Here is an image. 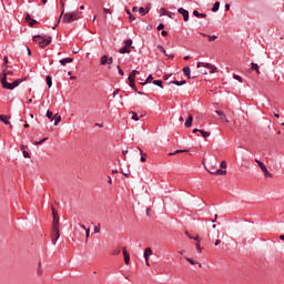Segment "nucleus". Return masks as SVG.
<instances>
[{
  "label": "nucleus",
  "mask_w": 284,
  "mask_h": 284,
  "mask_svg": "<svg viewBox=\"0 0 284 284\" xmlns=\"http://www.w3.org/2000/svg\"><path fill=\"white\" fill-rule=\"evenodd\" d=\"M163 28H165V24H163V23H160V24L158 26V30H163Z\"/></svg>",
  "instance_id": "obj_55"
},
{
  "label": "nucleus",
  "mask_w": 284,
  "mask_h": 284,
  "mask_svg": "<svg viewBox=\"0 0 284 284\" xmlns=\"http://www.w3.org/2000/svg\"><path fill=\"white\" fill-rule=\"evenodd\" d=\"M152 79L154 78L152 77V74H150L144 82H141V85H148V82L152 81Z\"/></svg>",
  "instance_id": "obj_39"
},
{
  "label": "nucleus",
  "mask_w": 284,
  "mask_h": 284,
  "mask_svg": "<svg viewBox=\"0 0 284 284\" xmlns=\"http://www.w3.org/2000/svg\"><path fill=\"white\" fill-rule=\"evenodd\" d=\"M183 74H184V77L187 78V79H196V75H193V77H192L190 67H184V68H183Z\"/></svg>",
  "instance_id": "obj_9"
},
{
  "label": "nucleus",
  "mask_w": 284,
  "mask_h": 284,
  "mask_svg": "<svg viewBox=\"0 0 284 284\" xmlns=\"http://www.w3.org/2000/svg\"><path fill=\"white\" fill-rule=\"evenodd\" d=\"M120 90L116 89L115 91H113V98L116 97V94H119Z\"/></svg>",
  "instance_id": "obj_58"
},
{
  "label": "nucleus",
  "mask_w": 284,
  "mask_h": 284,
  "mask_svg": "<svg viewBox=\"0 0 284 284\" xmlns=\"http://www.w3.org/2000/svg\"><path fill=\"white\" fill-rule=\"evenodd\" d=\"M72 61H74V59L63 58V59L60 60V64L64 67V65H68V63H72Z\"/></svg>",
  "instance_id": "obj_13"
},
{
  "label": "nucleus",
  "mask_w": 284,
  "mask_h": 284,
  "mask_svg": "<svg viewBox=\"0 0 284 284\" xmlns=\"http://www.w3.org/2000/svg\"><path fill=\"white\" fill-rule=\"evenodd\" d=\"M124 47H125V48H131V47H132V40H130V39H129V40H125V41H124Z\"/></svg>",
  "instance_id": "obj_43"
},
{
  "label": "nucleus",
  "mask_w": 284,
  "mask_h": 284,
  "mask_svg": "<svg viewBox=\"0 0 284 284\" xmlns=\"http://www.w3.org/2000/svg\"><path fill=\"white\" fill-rule=\"evenodd\" d=\"M120 54H130V48L129 47H123L119 50Z\"/></svg>",
  "instance_id": "obj_20"
},
{
  "label": "nucleus",
  "mask_w": 284,
  "mask_h": 284,
  "mask_svg": "<svg viewBox=\"0 0 284 284\" xmlns=\"http://www.w3.org/2000/svg\"><path fill=\"white\" fill-rule=\"evenodd\" d=\"M129 85L130 88H132V90L136 92V83L134 82V80H129Z\"/></svg>",
  "instance_id": "obj_33"
},
{
  "label": "nucleus",
  "mask_w": 284,
  "mask_h": 284,
  "mask_svg": "<svg viewBox=\"0 0 284 284\" xmlns=\"http://www.w3.org/2000/svg\"><path fill=\"white\" fill-rule=\"evenodd\" d=\"M116 68L120 77H124L125 72H123V69H121V65H118Z\"/></svg>",
  "instance_id": "obj_45"
},
{
  "label": "nucleus",
  "mask_w": 284,
  "mask_h": 284,
  "mask_svg": "<svg viewBox=\"0 0 284 284\" xmlns=\"http://www.w3.org/2000/svg\"><path fill=\"white\" fill-rule=\"evenodd\" d=\"M251 70H255L256 74H261V71L258 69V64L257 63L252 62L251 63Z\"/></svg>",
  "instance_id": "obj_21"
},
{
  "label": "nucleus",
  "mask_w": 284,
  "mask_h": 284,
  "mask_svg": "<svg viewBox=\"0 0 284 284\" xmlns=\"http://www.w3.org/2000/svg\"><path fill=\"white\" fill-rule=\"evenodd\" d=\"M219 8H221V2H215L212 7V12H219Z\"/></svg>",
  "instance_id": "obj_24"
},
{
  "label": "nucleus",
  "mask_w": 284,
  "mask_h": 284,
  "mask_svg": "<svg viewBox=\"0 0 284 284\" xmlns=\"http://www.w3.org/2000/svg\"><path fill=\"white\" fill-rule=\"evenodd\" d=\"M196 250L197 252H203V248L201 247V242H196Z\"/></svg>",
  "instance_id": "obj_47"
},
{
  "label": "nucleus",
  "mask_w": 284,
  "mask_h": 284,
  "mask_svg": "<svg viewBox=\"0 0 284 284\" xmlns=\"http://www.w3.org/2000/svg\"><path fill=\"white\" fill-rule=\"evenodd\" d=\"M203 37H207L209 41H216V39H219V37L216 36H207V34H202Z\"/></svg>",
  "instance_id": "obj_38"
},
{
  "label": "nucleus",
  "mask_w": 284,
  "mask_h": 284,
  "mask_svg": "<svg viewBox=\"0 0 284 284\" xmlns=\"http://www.w3.org/2000/svg\"><path fill=\"white\" fill-rule=\"evenodd\" d=\"M179 14H182L184 21H190V12L184 8L178 9Z\"/></svg>",
  "instance_id": "obj_8"
},
{
  "label": "nucleus",
  "mask_w": 284,
  "mask_h": 284,
  "mask_svg": "<svg viewBox=\"0 0 284 284\" xmlns=\"http://www.w3.org/2000/svg\"><path fill=\"white\" fill-rule=\"evenodd\" d=\"M163 79H164V81H168V79H170V74H165V75L163 77Z\"/></svg>",
  "instance_id": "obj_62"
},
{
  "label": "nucleus",
  "mask_w": 284,
  "mask_h": 284,
  "mask_svg": "<svg viewBox=\"0 0 284 284\" xmlns=\"http://www.w3.org/2000/svg\"><path fill=\"white\" fill-rule=\"evenodd\" d=\"M3 63H8V57L3 58Z\"/></svg>",
  "instance_id": "obj_64"
},
{
  "label": "nucleus",
  "mask_w": 284,
  "mask_h": 284,
  "mask_svg": "<svg viewBox=\"0 0 284 284\" xmlns=\"http://www.w3.org/2000/svg\"><path fill=\"white\" fill-rule=\"evenodd\" d=\"M161 34H162V37H166V36H168V31L162 30V31H161Z\"/></svg>",
  "instance_id": "obj_57"
},
{
  "label": "nucleus",
  "mask_w": 284,
  "mask_h": 284,
  "mask_svg": "<svg viewBox=\"0 0 284 284\" xmlns=\"http://www.w3.org/2000/svg\"><path fill=\"white\" fill-rule=\"evenodd\" d=\"M79 227H81V230H84V231L87 230V229H85V225H83V224H81V223H79Z\"/></svg>",
  "instance_id": "obj_61"
},
{
  "label": "nucleus",
  "mask_w": 284,
  "mask_h": 284,
  "mask_svg": "<svg viewBox=\"0 0 284 284\" xmlns=\"http://www.w3.org/2000/svg\"><path fill=\"white\" fill-rule=\"evenodd\" d=\"M41 36H33L34 43H38L40 48H47V45H50L52 43V37L48 36L47 38H42Z\"/></svg>",
  "instance_id": "obj_2"
},
{
  "label": "nucleus",
  "mask_w": 284,
  "mask_h": 284,
  "mask_svg": "<svg viewBox=\"0 0 284 284\" xmlns=\"http://www.w3.org/2000/svg\"><path fill=\"white\" fill-rule=\"evenodd\" d=\"M196 68H206V69H210V68H212V64H211V63H205V62H197Z\"/></svg>",
  "instance_id": "obj_18"
},
{
  "label": "nucleus",
  "mask_w": 284,
  "mask_h": 284,
  "mask_svg": "<svg viewBox=\"0 0 284 284\" xmlns=\"http://www.w3.org/2000/svg\"><path fill=\"white\" fill-rule=\"evenodd\" d=\"M52 216L53 219H59V212H57L54 209H52Z\"/></svg>",
  "instance_id": "obj_46"
},
{
  "label": "nucleus",
  "mask_w": 284,
  "mask_h": 284,
  "mask_svg": "<svg viewBox=\"0 0 284 284\" xmlns=\"http://www.w3.org/2000/svg\"><path fill=\"white\" fill-rule=\"evenodd\" d=\"M61 123V115H55L54 116V125H59Z\"/></svg>",
  "instance_id": "obj_41"
},
{
  "label": "nucleus",
  "mask_w": 284,
  "mask_h": 284,
  "mask_svg": "<svg viewBox=\"0 0 284 284\" xmlns=\"http://www.w3.org/2000/svg\"><path fill=\"white\" fill-rule=\"evenodd\" d=\"M210 74H214L216 72V67L212 65V68H209Z\"/></svg>",
  "instance_id": "obj_48"
},
{
  "label": "nucleus",
  "mask_w": 284,
  "mask_h": 284,
  "mask_svg": "<svg viewBox=\"0 0 284 284\" xmlns=\"http://www.w3.org/2000/svg\"><path fill=\"white\" fill-rule=\"evenodd\" d=\"M84 232H85L87 239H89L90 237V229H85Z\"/></svg>",
  "instance_id": "obj_54"
},
{
  "label": "nucleus",
  "mask_w": 284,
  "mask_h": 284,
  "mask_svg": "<svg viewBox=\"0 0 284 284\" xmlns=\"http://www.w3.org/2000/svg\"><path fill=\"white\" fill-rule=\"evenodd\" d=\"M205 17H207V14H205V13H200V19H205Z\"/></svg>",
  "instance_id": "obj_59"
},
{
  "label": "nucleus",
  "mask_w": 284,
  "mask_h": 284,
  "mask_svg": "<svg viewBox=\"0 0 284 284\" xmlns=\"http://www.w3.org/2000/svg\"><path fill=\"white\" fill-rule=\"evenodd\" d=\"M233 79H235V81H239L240 83H243V78H241V75L239 74H234Z\"/></svg>",
  "instance_id": "obj_42"
},
{
  "label": "nucleus",
  "mask_w": 284,
  "mask_h": 284,
  "mask_svg": "<svg viewBox=\"0 0 284 284\" xmlns=\"http://www.w3.org/2000/svg\"><path fill=\"white\" fill-rule=\"evenodd\" d=\"M2 88L4 90H14V88H18L19 83H21L19 80L13 81V83H9L8 79L1 78Z\"/></svg>",
  "instance_id": "obj_3"
},
{
  "label": "nucleus",
  "mask_w": 284,
  "mask_h": 284,
  "mask_svg": "<svg viewBox=\"0 0 284 284\" xmlns=\"http://www.w3.org/2000/svg\"><path fill=\"white\" fill-rule=\"evenodd\" d=\"M200 16H201V13H200L197 10H194V11H193V17L200 18Z\"/></svg>",
  "instance_id": "obj_53"
},
{
  "label": "nucleus",
  "mask_w": 284,
  "mask_h": 284,
  "mask_svg": "<svg viewBox=\"0 0 284 284\" xmlns=\"http://www.w3.org/2000/svg\"><path fill=\"white\" fill-rule=\"evenodd\" d=\"M26 21H28L29 26H37V20L32 19V17H30V13H27L26 16Z\"/></svg>",
  "instance_id": "obj_12"
},
{
  "label": "nucleus",
  "mask_w": 284,
  "mask_h": 284,
  "mask_svg": "<svg viewBox=\"0 0 284 284\" xmlns=\"http://www.w3.org/2000/svg\"><path fill=\"white\" fill-rule=\"evenodd\" d=\"M138 74H139V71H136V70L131 71V73L128 77V80L129 81H134V79H136Z\"/></svg>",
  "instance_id": "obj_15"
},
{
  "label": "nucleus",
  "mask_w": 284,
  "mask_h": 284,
  "mask_svg": "<svg viewBox=\"0 0 284 284\" xmlns=\"http://www.w3.org/2000/svg\"><path fill=\"white\" fill-rule=\"evenodd\" d=\"M103 12L104 14H112V11H110V9L108 8H103Z\"/></svg>",
  "instance_id": "obj_52"
},
{
  "label": "nucleus",
  "mask_w": 284,
  "mask_h": 284,
  "mask_svg": "<svg viewBox=\"0 0 284 284\" xmlns=\"http://www.w3.org/2000/svg\"><path fill=\"white\" fill-rule=\"evenodd\" d=\"M209 172L214 176H225V174H227V170H223V169H212V170H209Z\"/></svg>",
  "instance_id": "obj_7"
},
{
  "label": "nucleus",
  "mask_w": 284,
  "mask_h": 284,
  "mask_svg": "<svg viewBox=\"0 0 284 284\" xmlns=\"http://www.w3.org/2000/svg\"><path fill=\"white\" fill-rule=\"evenodd\" d=\"M224 8H225V10H226V12H227V11L230 10V4L226 3V4L224 6Z\"/></svg>",
  "instance_id": "obj_63"
},
{
  "label": "nucleus",
  "mask_w": 284,
  "mask_h": 284,
  "mask_svg": "<svg viewBox=\"0 0 284 284\" xmlns=\"http://www.w3.org/2000/svg\"><path fill=\"white\" fill-rule=\"evenodd\" d=\"M22 154H23L24 159H30V152L24 151V152H22Z\"/></svg>",
  "instance_id": "obj_50"
},
{
  "label": "nucleus",
  "mask_w": 284,
  "mask_h": 284,
  "mask_svg": "<svg viewBox=\"0 0 284 284\" xmlns=\"http://www.w3.org/2000/svg\"><path fill=\"white\" fill-rule=\"evenodd\" d=\"M170 83L172 85H185V83H187V82L185 80H182V81L173 80Z\"/></svg>",
  "instance_id": "obj_19"
},
{
  "label": "nucleus",
  "mask_w": 284,
  "mask_h": 284,
  "mask_svg": "<svg viewBox=\"0 0 284 284\" xmlns=\"http://www.w3.org/2000/svg\"><path fill=\"white\" fill-rule=\"evenodd\" d=\"M132 12H139V7H133Z\"/></svg>",
  "instance_id": "obj_60"
},
{
  "label": "nucleus",
  "mask_w": 284,
  "mask_h": 284,
  "mask_svg": "<svg viewBox=\"0 0 284 284\" xmlns=\"http://www.w3.org/2000/svg\"><path fill=\"white\" fill-rule=\"evenodd\" d=\"M200 132H201L203 139H207V138H210L211 134H212L210 131H203V130H201Z\"/></svg>",
  "instance_id": "obj_27"
},
{
  "label": "nucleus",
  "mask_w": 284,
  "mask_h": 284,
  "mask_svg": "<svg viewBox=\"0 0 284 284\" xmlns=\"http://www.w3.org/2000/svg\"><path fill=\"white\" fill-rule=\"evenodd\" d=\"M153 85H158V88L163 89V81H161V80H154V81H153Z\"/></svg>",
  "instance_id": "obj_32"
},
{
  "label": "nucleus",
  "mask_w": 284,
  "mask_h": 284,
  "mask_svg": "<svg viewBox=\"0 0 284 284\" xmlns=\"http://www.w3.org/2000/svg\"><path fill=\"white\" fill-rule=\"evenodd\" d=\"M130 114H132V121H139V113L131 111Z\"/></svg>",
  "instance_id": "obj_30"
},
{
  "label": "nucleus",
  "mask_w": 284,
  "mask_h": 284,
  "mask_svg": "<svg viewBox=\"0 0 284 284\" xmlns=\"http://www.w3.org/2000/svg\"><path fill=\"white\" fill-rule=\"evenodd\" d=\"M114 63V58L108 57V55H102L100 58V65H112Z\"/></svg>",
  "instance_id": "obj_5"
},
{
  "label": "nucleus",
  "mask_w": 284,
  "mask_h": 284,
  "mask_svg": "<svg viewBox=\"0 0 284 284\" xmlns=\"http://www.w3.org/2000/svg\"><path fill=\"white\" fill-rule=\"evenodd\" d=\"M255 163H257L258 168L262 170V172H264L265 179H272V173L267 170V166H265L263 162L255 159Z\"/></svg>",
  "instance_id": "obj_4"
},
{
  "label": "nucleus",
  "mask_w": 284,
  "mask_h": 284,
  "mask_svg": "<svg viewBox=\"0 0 284 284\" xmlns=\"http://www.w3.org/2000/svg\"><path fill=\"white\" fill-rule=\"evenodd\" d=\"M59 221H60L59 217H54L53 219V221H52V229H59Z\"/></svg>",
  "instance_id": "obj_23"
},
{
  "label": "nucleus",
  "mask_w": 284,
  "mask_h": 284,
  "mask_svg": "<svg viewBox=\"0 0 284 284\" xmlns=\"http://www.w3.org/2000/svg\"><path fill=\"white\" fill-rule=\"evenodd\" d=\"M78 19H81L79 11L64 13L62 18V23H72V21H78Z\"/></svg>",
  "instance_id": "obj_1"
},
{
  "label": "nucleus",
  "mask_w": 284,
  "mask_h": 284,
  "mask_svg": "<svg viewBox=\"0 0 284 284\" xmlns=\"http://www.w3.org/2000/svg\"><path fill=\"white\" fill-rule=\"evenodd\" d=\"M61 239V233H59V229H52L51 230V241L53 245H57V241Z\"/></svg>",
  "instance_id": "obj_6"
},
{
  "label": "nucleus",
  "mask_w": 284,
  "mask_h": 284,
  "mask_svg": "<svg viewBox=\"0 0 284 284\" xmlns=\"http://www.w3.org/2000/svg\"><path fill=\"white\" fill-rule=\"evenodd\" d=\"M0 121H2L4 125H10V120H8L7 115H0Z\"/></svg>",
  "instance_id": "obj_22"
},
{
  "label": "nucleus",
  "mask_w": 284,
  "mask_h": 284,
  "mask_svg": "<svg viewBox=\"0 0 284 284\" xmlns=\"http://www.w3.org/2000/svg\"><path fill=\"white\" fill-rule=\"evenodd\" d=\"M139 12H140V14H142V17H145V14H148V12H150V9H145V8L141 7L139 9Z\"/></svg>",
  "instance_id": "obj_25"
},
{
  "label": "nucleus",
  "mask_w": 284,
  "mask_h": 284,
  "mask_svg": "<svg viewBox=\"0 0 284 284\" xmlns=\"http://www.w3.org/2000/svg\"><path fill=\"white\" fill-rule=\"evenodd\" d=\"M61 8H62L61 17H63V12H65V3L64 2H61Z\"/></svg>",
  "instance_id": "obj_49"
},
{
  "label": "nucleus",
  "mask_w": 284,
  "mask_h": 284,
  "mask_svg": "<svg viewBox=\"0 0 284 284\" xmlns=\"http://www.w3.org/2000/svg\"><path fill=\"white\" fill-rule=\"evenodd\" d=\"M13 72L10 70H4L2 79H8V77H12Z\"/></svg>",
  "instance_id": "obj_28"
},
{
  "label": "nucleus",
  "mask_w": 284,
  "mask_h": 284,
  "mask_svg": "<svg viewBox=\"0 0 284 284\" xmlns=\"http://www.w3.org/2000/svg\"><path fill=\"white\" fill-rule=\"evenodd\" d=\"M144 261H145V265H148V267H150V258L144 257Z\"/></svg>",
  "instance_id": "obj_56"
},
{
  "label": "nucleus",
  "mask_w": 284,
  "mask_h": 284,
  "mask_svg": "<svg viewBox=\"0 0 284 284\" xmlns=\"http://www.w3.org/2000/svg\"><path fill=\"white\" fill-rule=\"evenodd\" d=\"M192 121H194V118L190 114L184 123L185 128H192Z\"/></svg>",
  "instance_id": "obj_14"
},
{
  "label": "nucleus",
  "mask_w": 284,
  "mask_h": 284,
  "mask_svg": "<svg viewBox=\"0 0 284 284\" xmlns=\"http://www.w3.org/2000/svg\"><path fill=\"white\" fill-rule=\"evenodd\" d=\"M140 154H141V158H140V161L142 163H145L146 159H148V155L145 153H143V150H141L140 148H138Z\"/></svg>",
  "instance_id": "obj_16"
},
{
  "label": "nucleus",
  "mask_w": 284,
  "mask_h": 284,
  "mask_svg": "<svg viewBox=\"0 0 284 284\" xmlns=\"http://www.w3.org/2000/svg\"><path fill=\"white\" fill-rule=\"evenodd\" d=\"M37 274H38L39 276H42V275H43V268H41V262H39V264H38Z\"/></svg>",
  "instance_id": "obj_34"
},
{
  "label": "nucleus",
  "mask_w": 284,
  "mask_h": 284,
  "mask_svg": "<svg viewBox=\"0 0 284 284\" xmlns=\"http://www.w3.org/2000/svg\"><path fill=\"white\" fill-rule=\"evenodd\" d=\"M215 113L217 114V116H220V119L222 121H225V123H230V120H227V115H225V113H223V111L217 110V111H215Z\"/></svg>",
  "instance_id": "obj_11"
},
{
  "label": "nucleus",
  "mask_w": 284,
  "mask_h": 284,
  "mask_svg": "<svg viewBox=\"0 0 284 284\" xmlns=\"http://www.w3.org/2000/svg\"><path fill=\"white\" fill-rule=\"evenodd\" d=\"M112 254L113 256H119V254H121V250H114Z\"/></svg>",
  "instance_id": "obj_51"
},
{
  "label": "nucleus",
  "mask_w": 284,
  "mask_h": 284,
  "mask_svg": "<svg viewBox=\"0 0 284 284\" xmlns=\"http://www.w3.org/2000/svg\"><path fill=\"white\" fill-rule=\"evenodd\" d=\"M45 141H48V138H43V139H41L39 141H36L34 145H41V144L45 143Z\"/></svg>",
  "instance_id": "obj_37"
},
{
  "label": "nucleus",
  "mask_w": 284,
  "mask_h": 284,
  "mask_svg": "<svg viewBox=\"0 0 284 284\" xmlns=\"http://www.w3.org/2000/svg\"><path fill=\"white\" fill-rule=\"evenodd\" d=\"M221 170H227V162H225V160H223L220 164Z\"/></svg>",
  "instance_id": "obj_40"
},
{
  "label": "nucleus",
  "mask_w": 284,
  "mask_h": 284,
  "mask_svg": "<svg viewBox=\"0 0 284 284\" xmlns=\"http://www.w3.org/2000/svg\"><path fill=\"white\" fill-rule=\"evenodd\" d=\"M186 261H187V263H190L191 265H196V264H199V262H196V261H194L193 258H190V257H187Z\"/></svg>",
  "instance_id": "obj_44"
},
{
  "label": "nucleus",
  "mask_w": 284,
  "mask_h": 284,
  "mask_svg": "<svg viewBox=\"0 0 284 284\" xmlns=\"http://www.w3.org/2000/svg\"><path fill=\"white\" fill-rule=\"evenodd\" d=\"M54 113H52V111L48 110L47 111V118H49L50 121H53Z\"/></svg>",
  "instance_id": "obj_36"
},
{
  "label": "nucleus",
  "mask_w": 284,
  "mask_h": 284,
  "mask_svg": "<svg viewBox=\"0 0 284 284\" xmlns=\"http://www.w3.org/2000/svg\"><path fill=\"white\" fill-rule=\"evenodd\" d=\"M122 253H123L125 265H130V253L125 247L122 248Z\"/></svg>",
  "instance_id": "obj_10"
},
{
  "label": "nucleus",
  "mask_w": 284,
  "mask_h": 284,
  "mask_svg": "<svg viewBox=\"0 0 284 284\" xmlns=\"http://www.w3.org/2000/svg\"><path fill=\"white\" fill-rule=\"evenodd\" d=\"M45 81H47L48 88H52V77L47 75Z\"/></svg>",
  "instance_id": "obj_29"
},
{
  "label": "nucleus",
  "mask_w": 284,
  "mask_h": 284,
  "mask_svg": "<svg viewBox=\"0 0 284 284\" xmlns=\"http://www.w3.org/2000/svg\"><path fill=\"white\" fill-rule=\"evenodd\" d=\"M152 256V248L151 247H146L144 250V258H150Z\"/></svg>",
  "instance_id": "obj_17"
},
{
  "label": "nucleus",
  "mask_w": 284,
  "mask_h": 284,
  "mask_svg": "<svg viewBox=\"0 0 284 284\" xmlns=\"http://www.w3.org/2000/svg\"><path fill=\"white\" fill-rule=\"evenodd\" d=\"M183 152H190L189 150H176L175 152L169 153V156H174L175 154H181Z\"/></svg>",
  "instance_id": "obj_26"
},
{
  "label": "nucleus",
  "mask_w": 284,
  "mask_h": 284,
  "mask_svg": "<svg viewBox=\"0 0 284 284\" xmlns=\"http://www.w3.org/2000/svg\"><path fill=\"white\" fill-rule=\"evenodd\" d=\"M158 50H160V52H162V54H165V57H168V51H165V48H163V45L158 44Z\"/></svg>",
  "instance_id": "obj_35"
},
{
  "label": "nucleus",
  "mask_w": 284,
  "mask_h": 284,
  "mask_svg": "<svg viewBox=\"0 0 284 284\" xmlns=\"http://www.w3.org/2000/svg\"><path fill=\"white\" fill-rule=\"evenodd\" d=\"M125 12H126V14H128V17H129V20H130L131 22H132V21H135L136 18H134V17L132 16V12H130L129 9H125Z\"/></svg>",
  "instance_id": "obj_31"
}]
</instances>
